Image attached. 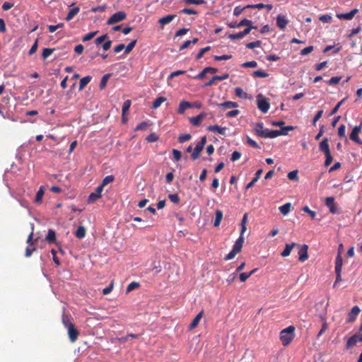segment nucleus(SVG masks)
Here are the masks:
<instances>
[{
    "label": "nucleus",
    "mask_w": 362,
    "mask_h": 362,
    "mask_svg": "<svg viewBox=\"0 0 362 362\" xmlns=\"http://www.w3.org/2000/svg\"><path fill=\"white\" fill-rule=\"evenodd\" d=\"M319 150L321 152H323L325 156V165L326 167L329 166L333 161V158L331 155V152L329 150V139L328 138H324L319 144Z\"/></svg>",
    "instance_id": "obj_1"
},
{
    "label": "nucleus",
    "mask_w": 362,
    "mask_h": 362,
    "mask_svg": "<svg viewBox=\"0 0 362 362\" xmlns=\"http://www.w3.org/2000/svg\"><path fill=\"white\" fill-rule=\"evenodd\" d=\"M295 327L292 325L282 329L280 332V340L284 346L288 345L293 339Z\"/></svg>",
    "instance_id": "obj_2"
},
{
    "label": "nucleus",
    "mask_w": 362,
    "mask_h": 362,
    "mask_svg": "<svg viewBox=\"0 0 362 362\" xmlns=\"http://www.w3.org/2000/svg\"><path fill=\"white\" fill-rule=\"evenodd\" d=\"M243 243L244 237L240 235V237L235 242L233 246V249L228 255L225 256L224 259L228 261L233 259L235 257V255L241 251Z\"/></svg>",
    "instance_id": "obj_3"
},
{
    "label": "nucleus",
    "mask_w": 362,
    "mask_h": 362,
    "mask_svg": "<svg viewBox=\"0 0 362 362\" xmlns=\"http://www.w3.org/2000/svg\"><path fill=\"white\" fill-rule=\"evenodd\" d=\"M257 98V108L262 112L267 113L270 107L269 99L264 98L262 94H259Z\"/></svg>",
    "instance_id": "obj_4"
},
{
    "label": "nucleus",
    "mask_w": 362,
    "mask_h": 362,
    "mask_svg": "<svg viewBox=\"0 0 362 362\" xmlns=\"http://www.w3.org/2000/svg\"><path fill=\"white\" fill-rule=\"evenodd\" d=\"M127 17V14L124 11H117L107 21V25H112L119 21L124 20Z\"/></svg>",
    "instance_id": "obj_5"
},
{
    "label": "nucleus",
    "mask_w": 362,
    "mask_h": 362,
    "mask_svg": "<svg viewBox=\"0 0 362 362\" xmlns=\"http://www.w3.org/2000/svg\"><path fill=\"white\" fill-rule=\"evenodd\" d=\"M362 331V322L360 326L359 332ZM362 341V334L359 335L358 333L354 334L351 337H349L346 341V349H349L350 347L356 345L357 342Z\"/></svg>",
    "instance_id": "obj_6"
},
{
    "label": "nucleus",
    "mask_w": 362,
    "mask_h": 362,
    "mask_svg": "<svg viewBox=\"0 0 362 362\" xmlns=\"http://www.w3.org/2000/svg\"><path fill=\"white\" fill-rule=\"evenodd\" d=\"M361 126H355L349 135V139L358 144H362V141L358 137V135L361 133Z\"/></svg>",
    "instance_id": "obj_7"
},
{
    "label": "nucleus",
    "mask_w": 362,
    "mask_h": 362,
    "mask_svg": "<svg viewBox=\"0 0 362 362\" xmlns=\"http://www.w3.org/2000/svg\"><path fill=\"white\" fill-rule=\"evenodd\" d=\"M298 260L301 262H305L308 259V246L307 245H298Z\"/></svg>",
    "instance_id": "obj_8"
},
{
    "label": "nucleus",
    "mask_w": 362,
    "mask_h": 362,
    "mask_svg": "<svg viewBox=\"0 0 362 362\" xmlns=\"http://www.w3.org/2000/svg\"><path fill=\"white\" fill-rule=\"evenodd\" d=\"M326 206L329 208L332 214H339V209L334 202V199L332 197H327L325 201Z\"/></svg>",
    "instance_id": "obj_9"
},
{
    "label": "nucleus",
    "mask_w": 362,
    "mask_h": 362,
    "mask_svg": "<svg viewBox=\"0 0 362 362\" xmlns=\"http://www.w3.org/2000/svg\"><path fill=\"white\" fill-rule=\"evenodd\" d=\"M102 187L98 186L94 192H92L89 194L88 198V203L92 204L97 201L99 198L101 197V193L103 192Z\"/></svg>",
    "instance_id": "obj_10"
},
{
    "label": "nucleus",
    "mask_w": 362,
    "mask_h": 362,
    "mask_svg": "<svg viewBox=\"0 0 362 362\" xmlns=\"http://www.w3.org/2000/svg\"><path fill=\"white\" fill-rule=\"evenodd\" d=\"M67 332L70 341L71 343L75 342L77 340L79 335V332L78 331V329L75 327L74 325L71 326V327L67 328Z\"/></svg>",
    "instance_id": "obj_11"
},
{
    "label": "nucleus",
    "mask_w": 362,
    "mask_h": 362,
    "mask_svg": "<svg viewBox=\"0 0 362 362\" xmlns=\"http://www.w3.org/2000/svg\"><path fill=\"white\" fill-rule=\"evenodd\" d=\"M288 23V20L284 15L279 14L276 17V25L281 30H284L287 24Z\"/></svg>",
    "instance_id": "obj_12"
},
{
    "label": "nucleus",
    "mask_w": 362,
    "mask_h": 362,
    "mask_svg": "<svg viewBox=\"0 0 362 362\" xmlns=\"http://www.w3.org/2000/svg\"><path fill=\"white\" fill-rule=\"evenodd\" d=\"M360 311L361 310L358 306H354L348 314V318L346 321L348 322H354L356 320V317L359 314Z\"/></svg>",
    "instance_id": "obj_13"
},
{
    "label": "nucleus",
    "mask_w": 362,
    "mask_h": 362,
    "mask_svg": "<svg viewBox=\"0 0 362 362\" xmlns=\"http://www.w3.org/2000/svg\"><path fill=\"white\" fill-rule=\"evenodd\" d=\"M357 12H358V9L354 8L349 13H337V17L339 19L351 20L354 17V16L356 14Z\"/></svg>",
    "instance_id": "obj_14"
},
{
    "label": "nucleus",
    "mask_w": 362,
    "mask_h": 362,
    "mask_svg": "<svg viewBox=\"0 0 362 362\" xmlns=\"http://www.w3.org/2000/svg\"><path fill=\"white\" fill-rule=\"evenodd\" d=\"M206 114L204 112L200 113L196 117H192L189 118L190 122L196 127H198L200 125L201 122L206 117Z\"/></svg>",
    "instance_id": "obj_15"
},
{
    "label": "nucleus",
    "mask_w": 362,
    "mask_h": 362,
    "mask_svg": "<svg viewBox=\"0 0 362 362\" xmlns=\"http://www.w3.org/2000/svg\"><path fill=\"white\" fill-rule=\"evenodd\" d=\"M192 107V104L186 100H182L177 109V113L180 115H182L185 113L187 109L191 108Z\"/></svg>",
    "instance_id": "obj_16"
},
{
    "label": "nucleus",
    "mask_w": 362,
    "mask_h": 362,
    "mask_svg": "<svg viewBox=\"0 0 362 362\" xmlns=\"http://www.w3.org/2000/svg\"><path fill=\"white\" fill-rule=\"evenodd\" d=\"M203 314L204 310H202L196 315V317L193 319L192 322L190 323L189 326V329H193L197 327L198 324L199 323L203 316Z\"/></svg>",
    "instance_id": "obj_17"
},
{
    "label": "nucleus",
    "mask_w": 362,
    "mask_h": 362,
    "mask_svg": "<svg viewBox=\"0 0 362 362\" xmlns=\"http://www.w3.org/2000/svg\"><path fill=\"white\" fill-rule=\"evenodd\" d=\"M62 324L66 329L68 327H71V326L74 325L71 321V316L69 314L64 313L62 315Z\"/></svg>",
    "instance_id": "obj_18"
},
{
    "label": "nucleus",
    "mask_w": 362,
    "mask_h": 362,
    "mask_svg": "<svg viewBox=\"0 0 362 362\" xmlns=\"http://www.w3.org/2000/svg\"><path fill=\"white\" fill-rule=\"evenodd\" d=\"M264 124L262 122H258L255 124L254 130L257 136L266 138L267 135L264 134Z\"/></svg>",
    "instance_id": "obj_19"
},
{
    "label": "nucleus",
    "mask_w": 362,
    "mask_h": 362,
    "mask_svg": "<svg viewBox=\"0 0 362 362\" xmlns=\"http://www.w3.org/2000/svg\"><path fill=\"white\" fill-rule=\"evenodd\" d=\"M207 129L212 132H217L220 134L224 135L226 134V127H221L218 125H210Z\"/></svg>",
    "instance_id": "obj_20"
},
{
    "label": "nucleus",
    "mask_w": 362,
    "mask_h": 362,
    "mask_svg": "<svg viewBox=\"0 0 362 362\" xmlns=\"http://www.w3.org/2000/svg\"><path fill=\"white\" fill-rule=\"evenodd\" d=\"M286 134H287V133L286 132L283 131V129L270 130V132H268V134H267L266 138L273 139V138H276L281 135H286Z\"/></svg>",
    "instance_id": "obj_21"
},
{
    "label": "nucleus",
    "mask_w": 362,
    "mask_h": 362,
    "mask_svg": "<svg viewBox=\"0 0 362 362\" xmlns=\"http://www.w3.org/2000/svg\"><path fill=\"white\" fill-rule=\"evenodd\" d=\"M263 172L262 169H259L255 173V177L246 185V189H250L254 186V185L257 182V180L260 178V176Z\"/></svg>",
    "instance_id": "obj_22"
},
{
    "label": "nucleus",
    "mask_w": 362,
    "mask_h": 362,
    "mask_svg": "<svg viewBox=\"0 0 362 362\" xmlns=\"http://www.w3.org/2000/svg\"><path fill=\"white\" fill-rule=\"evenodd\" d=\"M175 17H176L175 14H170V15L165 16L160 18L158 20V23L160 25H164L170 23L173 20H174L175 18Z\"/></svg>",
    "instance_id": "obj_23"
},
{
    "label": "nucleus",
    "mask_w": 362,
    "mask_h": 362,
    "mask_svg": "<svg viewBox=\"0 0 362 362\" xmlns=\"http://www.w3.org/2000/svg\"><path fill=\"white\" fill-rule=\"evenodd\" d=\"M45 240L48 243L52 244L56 242V233L53 229H49Z\"/></svg>",
    "instance_id": "obj_24"
},
{
    "label": "nucleus",
    "mask_w": 362,
    "mask_h": 362,
    "mask_svg": "<svg viewBox=\"0 0 362 362\" xmlns=\"http://www.w3.org/2000/svg\"><path fill=\"white\" fill-rule=\"evenodd\" d=\"M203 148H204V147H202L198 144H196V146L194 147V148L191 154L192 159L194 160H197V158H199L200 156V153L202 152Z\"/></svg>",
    "instance_id": "obj_25"
},
{
    "label": "nucleus",
    "mask_w": 362,
    "mask_h": 362,
    "mask_svg": "<svg viewBox=\"0 0 362 362\" xmlns=\"http://www.w3.org/2000/svg\"><path fill=\"white\" fill-rule=\"evenodd\" d=\"M296 245V243H292L291 244H286L284 250L281 253L282 257H288L290 254L293 248Z\"/></svg>",
    "instance_id": "obj_26"
},
{
    "label": "nucleus",
    "mask_w": 362,
    "mask_h": 362,
    "mask_svg": "<svg viewBox=\"0 0 362 362\" xmlns=\"http://www.w3.org/2000/svg\"><path fill=\"white\" fill-rule=\"evenodd\" d=\"M342 265H343V260L341 255V252L339 251L337 252V255L335 259V270H341L342 269Z\"/></svg>",
    "instance_id": "obj_27"
},
{
    "label": "nucleus",
    "mask_w": 362,
    "mask_h": 362,
    "mask_svg": "<svg viewBox=\"0 0 362 362\" xmlns=\"http://www.w3.org/2000/svg\"><path fill=\"white\" fill-rule=\"evenodd\" d=\"M79 11H80V8L78 6L71 8L69 11L66 17L65 18V20L66 21H71Z\"/></svg>",
    "instance_id": "obj_28"
},
{
    "label": "nucleus",
    "mask_w": 362,
    "mask_h": 362,
    "mask_svg": "<svg viewBox=\"0 0 362 362\" xmlns=\"http://www.w3.org/2000/svg\"><path fill=\"white\" fill-rule=\"evenodd\" d=\"M223 218V212L221 210H216L215 213V219L214 221V226L215 227L219 226L221 221Z\"/></svg>",
    "instance_id": "obj_29"
},
{
    "label": "nucleus",
    "mask_w": 362,
    "mask_h": 362,
    "mask_svg": "<svg viewBox=\"0 0 362 362\" xmlns=\"http://www.w3.org/2000/svg\"><path fill=\"white\" fill-rule=\"evenodd\" d=\"M279 211L283 214V215H287L291 209V204L288 202V203H286L284 204V205L279 206Z\"/></svg>",
    "instance_id": "obj_30"
},
{
    "label": "nucleus",
    "mask_w": 362,
    "mask_h": 362,
    "mask_svg": "<svg viewBox=\"0 0 362 362\" xmlns=\"http://www.w3.org/2000/svg\"><path fill=\"white\" fill-rule=\"evenodd\" d=\"M235 95L242 99L249 98L248 94L245 93L241 88L237 87L235 88Z\"/></svg>",
    "instance_id": "obj_31"
},
{
    "label": "nucleus",
    "mask_w": 362,
    "mask_h": 362,
    "mask_svg": "<svg viewBox=\"0 0 362 362\" xmlns=\"http://www.w3.org/2000/svg\"><path fill=\"white\" fill-rule=\"evenodd\" d=\"M220 107L226 108V109H231L237 107L238 105L235 102L233 101H226L218 105Z\"/></svg>",
    "instance_id": "obj_32"
},
{
    "label": "nucleus",
    "mask_w": 362,
    "mask_h": 362,
    "mask_svg": "<svg viewBox=\"0 0 362 362\" xmlns=\"http://www.w3.org/2000/svg\"><path fill=\"white\" fill-rule=\"evenodd\" d=\"M91 76H85L83 78H82L81 80H80V82H79V86H78V90H82L85 86L89 83V82L91 80Z\"/></svg>",
    "instance_id": "obj_33"
},
{
    "label": "nucleus",
    "mask_w": 362,
    "mask_h": 362,
    "mask_svg": "<svg viewBox=\"0 0 362 362\" xmlns=\"http://www.w3.org/2000/svg\"><path fill=\"white\" fill-rule=\"evenodd\" d=\"M320 318L322 321V325L320 332L317 335L318 338L328 329V324L325 320V317L323 315H320Z\"/></svg>",
    "instance_id": "obj_34"
},
{
    "label": "nucleus",
    "mask_w": 362,
    "mask_h": 362,
    "mask_svg": "<svg viewBox=\"0 0 362 362\" xmlns=\"http://www.w3.org/2000/svg\"><path fill=\"white\" fill-rule=\"evenodd\" d=\"M86 228L83 226H80L78 227L77 230L75 232V235L76 238L81 239L86 236Z\"/></svg>",
    "instance_id": "obj_35"
},
{
    "label": "nucleus",
    "mask_w": 362,
    "mask_h": 362,
    "mask_svg": "<svg viewBox=\"0 0 362 362\" xmlns=\"http://www.w3.org/2000/svg\"><path fill=\"white\" fill-rule=\"evenodd\" d=\"M110 74H105L103 76V78L100 82V84H99L100 89L103 90L106 87L107 81L110 78Z\"/></svg>",
    "instance_id": "obj_36"
},
{
    "label": "nucleus",
    "mask_w": 362,
    "mask_h": 362,
    "mask_svg": "<svg viewBox=\"0 0 362 362\" xmlns=\"http://www.w3.org/2000/svg\"><path fill=\"white\" fill-rule=\"evenodd\" d=\"M247 221V214H245L243 217L242 221H241L240 235H242V236H243V234L246 231V229H247V228H246Z\"/></svg>",
    "instance_id": "obj_37"
},
{
    "label": "nucleus",
    "mask_w": 362,
    "mask_h": 362,
    "mask_svg": "<svg viewBox=\"0 0 362 362\" xmlns=\"http://www.w3.org/2000/svg\"><path fill=\"white\" fill-rule=\"evenodd\" d=\"M131 104H132V102L130 100H127L124 102L123 105H122V115H125L129 112Z\"/></svg>",
    "instance_id": "obj_38"
},
{
    "label": "nucleus",
    "mask_w": 362,
    "mask_h": 362,
    "mask_svg": "<svg viewBox=\"0 0 362 362\" xmlns=\"http://www.w3.org/2000/svg\"><path fill=\"white\" fill-rule=\"evenodd\" d=\"M114 176L113 175H107L103 180V182L101 183V185H100L99 186L100 187H102V189H103L105 185H107V184L112 182L114 181Z\"/></svg>",
    "instance_id": "obj_39"
},
{
    "label": "nucleus",
    "mask_w": 362,
    "mask_h": 362,
    "mask_svg": "<svg viewBox=\"0 0 362 362\" xmlns=\"http://www.w3.org/2000/svg\"><path fill=\"white\" fill-rule=\"evenodd\" d=\"M166 100V98L165 97H163V96H160V97H158V98H156L155 100V101L153 103V108L154 109H156L158 108V107L160 106V105Z\"/></svg>",
    "instance_id": "obj_40"
},
{
    "label": "nucleus",
    "mask_w": 362,
    "mask_h": 362,
    "mask_svg": "<svg viewBox=\"0 0 362 362\" xmlns=\"http://www.w3.org/2000/svg\"><path fill=\"white\" fill-rule=\"evenodd\" d=\"M149 126L150 124L148 122L143 121L136 126L135 131L146 130Z\"/></svg>",
    "instance_id": "obj_41"
},
{
    "label": "nucleus",
    "mask_w": 362,
    "mask_h": 362,
    "mask_svg": "<svg viewBox=\"0 0 362 362\" xmlns=\"http://www.w3.org/2000/svg\"><path fill=\"white\" fill-rule=\"evenodd\" d=\"M54 50V48H45L42 54L43 59H46L47 57H49Z\"/></svg>",
    "instance_id": "obj_42"
},
{
    "label": "nucleus",
    "mask_w": 362,
    "mask_h": 362,
    "mask_svg": "<svg viewBox=\"0 0 362 362\" xmlns=\"http://www.w3.org/2000/svg\"><path fill=\"white\" fill-rule=\"evenodd\" d=\"M252 76L259 78H266L269 74L262 70H256L252 72Z\"/></svg>",
    "instance_id": "obj_43"
},
{
    "label": "nucleus",
    "mask_w": 362,
    "mask_h": 362,
    "mask_svg": "<svg viewBox=\"0 0 362 362\" xmlns=\"http://www.w3.org/2000/svg\"><path fill=\"white\" fill-rule=\"evenodd\" d=\"M251 25H252V21L251 20L244 18L237 24V28H240L242 26L248 27Z\"/></svg>",
    "instance_id": "obj_44"
},
{
    "label": "nucleus",
    "mask_w": 362,
    "mask_h": 362,
    "mask_svg": "<svg viewBox=\"0 0 362 362\" xmlns=\"http://www.w3.org/2000/svg\"><path fill=\"white\" fill-rule=\"evenodd\" d=\"M136 44V40H134L132 41L131 42H129L126 47L124 46V48H125L124 54H127L129 52H131L132 50L133 49V48L135 47Z\"/></svg>",
    "instance_id": "obj_45"
},
{
    "label": "nucleus",
    "mask_w": 362,
    "mask_h": 362,
    "mask_svg": "<svg viewBox=\"0 0 362 362\" xmlns=\"http://www.w3.org/2000/svg\"><path fill=\"white\" fill-rule=\"evenodd\" d=\"M298 171L297 170H295L289 172L287 175V177L291 180L298 181Z\"/></svg>",
    "instance_id": "obj_46"
},
{
    "label": "nucleus",
    "mask_w": 362,
    "mask_h": 362,
    "mask_svg": "<svg viewBox=\"0 0 362 362\" xmlns=\"http://www.w3.org/2000/svg\"><path fill=\"white\" fill-rule=\"evenodd\" d=\"M302 210H303V211L308 214L310 216L312 219L316 218V215H317L316 212L310 210L308 206H305L304 207H303Z\"/></svg>",
    "instance_id": "obj_47"
},
{
    "label": "nucleus",
    "mask_w": 362,
    "mask_h": 362,
    "mask_svg": "<svg viewBox=\"0 0 362 362\" xmlns=\"http://www.w3.org/2000/svg\"><path fill=\"white\" fill-rule=\"evenodd\" d=\"M262 45V42L260 40H257L254 42H249L246 44V47L249 49H253L255 47H259Z\"/></svg>",
    "instance_id": "obj_48"
},
{
    "label": "nucleus",
    "mask_w": 362,
    "mask_h": 362,
    "mask_svg": "<svg viewBox=\"0 0 362 362\" xmlns=\"http://www.w3.org/2000/svg\"><path fill=\"white\" fill-rule=\"evenodd\" d=\"M346 98H344L342 99L341 100H340L336 105L335 107L332 110L329 115H333L334 114H336L337 112V111L339 110V107H341V105L344 103V101L346 100Z\"/></svg>",
    "instance_id": "obj_49"
},
{
    "label": "nucleus",
    "mask_w": 362,
    "mask_h": 362,
    "mask_svg": "<svg viewBox=\"0 0 362 362\" xmlns=\"http://www.w3.org/2000/svg\"><path fill=\"white\" fill-rule=\"evenodd\" d=\"M191 138L192 136L189 134H181L178 137V141L180 143H184L185 141H189Z\"/></svg>",
    "instance_id": "obj_50"
},
{
    "label": "nucleus",
    "mask_w": 362,
    "mask_h": 362,
    "mask_svg": "<svg viewBox=\"0 0 362 362\" xmlns=\"http://www.w3.org/2000/svg\"><path fill=\"white\" fill-rule=\"evenodd\" d=\"M140 286L139 283L138 282H131L127 287V292H130Z\"/></svg>",
    "instance_id": "obj_51"
},
{
    "label": "nucleus",
    "mask_w": 362,
    "mask_h": 362,
    "mask_svg": "<svg viewBox=\"0 0 362 362\" xmlns=\"http://www.w3.org/2000/svg\"><path fill=\"white\" fill-rule=\"evenodd\" d=\"M232 58L231 54H223V55H215L214 56V59L216 61H222V60H228Z\"/></svg>",
    "instance_id": "obj_52"
},
{
    "label": "nucleus",
    "mask_w": 362,
    "mask_h": 362,
    "mask_svg": "<svg viewBox=\"0 0 362 362\" xmlns=\"http://www.w3.org/2000/svg\"><path fill=\"white\" fill-rule=\"evenodd\" d=\"M43 195H44V190L42 187H40L36 194L35 202H38V203L41 202Z\"/></svg>",
    "instance_id": "obj_53"
},
{
    "label": "nucleus",
    "mask_w": 362,
    "mask_h": 362,
    "mask_svg": "<svg viewBox=\"0 0 362 362\" xmlns=\"http://www.w3.org/2000/svg\"><path fill=\"white\" fill-rule=\"evenodd\" d=\"M210 49H211V47L209 46H207L206 47L202 48L199 50V52H198V54H197L196 59L198 60V59H201L203 57V55L204 54V53H206Z\"/></svg>",
    "instance_id": "obj_54"
},
{
    "label": "nucleus",
    "mask_w": 362,
    "mask_h": 362,
    "mask_svg": "<svg viewBox=\"0 0 362 362\" xmlns=\"http://www.w3.org/2000/svg\"><path fill=\"white\" fill-rule=\"evenodd\" d=\"M346 127L344 124H341L338 128V135L341 138H346Z\"/></svg>",
    "instance_id": "obj_55"
},
{
    "label": "nucleus",
    "mask_w": 362,
    "mask_h": 362,
    "mask_svg": "<svg viewBox=\"0 0 362 362\" xmlns=\"http://www.w3.org/2000/svg\"><path fill=\"white\" fill-rule=\"evenodd\" d=\"M168 198L172 202L175 204H178L180 201V199L177 194H170L168 195Z\"/></svg>",
    "instance_id": "obj_56"
},
{
    "label": "nucleus",
    "mask_w": 362,
    "mask_h": 362,
    "mask_svg": "<svg viewBox=\"0 0 362 362\" xmlns=\"http://www.w3.org/2000/svg\"><path fill=\"white\" fill-rule=\"evenodd\" d=\"M319 19H320V21H322L324 23H328L331 22L332 16L330 15H328V14H325V15L321 16L319 18Z\"/></svg>",
    "instance_id": "obj_57"
},
{
    "label": "nucleus",
    "mask_w": 362,
    "mask_h": 362,
    "mask_svg": "<svg viewBox=\"0 0 362 362\" xmlns=\"http://www.w3.org/2000/svg\"><path fill=\"white\" fill-rule=\"evenodd\" d=\"M106 8H107L106 5L98 6L92 7L90 11L94 13L103 12L105 11Z\"/></svg>",
    "instance_id": "obj_58"
},
{
    "label": "nucleus",
    "mask_w": 362,
    "mask_h": 362,
    "mask_svg": "<svg viewBox=\"0 0 362 362\" xmlns=\"http://www.w3.org/2000/svg\"><path fill=\"white\" fill-rule=\"evenodd\" d=\"M322 114H323V110H318L316 113V115H315L313 119V122H312V124L313 125L315 126L316 125V122L317 120H319L321 117L322 116Z\"/></svg>",
    "instance_id": "obj_59"
},
{
    "label": "nucleus",
    "mask_w": 362,
    "mask_h": 362,
    "mask_svg": "<svg viewBox=\"0 0 362 362\" xmlns=\"http://www.w3.org/2000/svg\"><path fill=\"white\" fill-rule=\"evenodd\" d=\"M313 49H314L313 46H308V47H306L303 48V49H301L300 53L301 55H307V54H310L311 52H313Z\"/></svg>",
    "instance_id": "obj_60"
},
{
    "label": "nucleus",
    "mask_w": 362,
    "mask_h": 362,
    "mask_svg": "<svg viewBox=\"0 0 362 362\" xmlns=\"http://www.w3.org/2000/svg\"><path fill=\"white\" fill-rule=\"evenodd\" d=\"M341 77L340 76H334V77H332L329 81H327V83L329 85H334V84H337L339 83L340 80H341Z\"/></svg>",
    "instance_id": "obj_61"
},
{
    "label": "nucleus",
    "mask_w": 362,
    "mask_h": 362,
    "mask_svg": "<svg viewBox=\"0 0 362 362\" xmlns=\"http://www.w3.org/2000/svg\"><path fill=\"white\" fill-rule=\"evenodd\" d=\"M257 66V63L255 61L246 62L242 64V66L245 67V68H247V67L255 68Z\"/></svg>",
    "instance_id": "obj_62"
},
{
    "label": "nucleus",
    "mask_w": 362,
    "mask_h": 362,
    "mask_svg": "<svg viewBox=\"0 0 362 362\" xmlns=\"http://www.w3.org/2000/svg\"><path fill=\"white\" fill-rule=\"evenodd\" d=\"M180 13L187 14V15H196L197 13V12L195 10H193L192 8H183L182 10H181Z\"/></svg>",
    "instance_id": "obj_63"
},
{
    "label": "nucleus",
    "mask_w": 362,
    "mask_h": 362,
    "mask_svg": "<svg viewBox=\"0 0 362 362\" xmlns=\"http://www.w3.org/2000/svg\"><path fill=\"white\" fill-rule=\"evenodd\" d=\"M240 157H241V153L239 151H235L233 152L230 159L232 161L234 162V161L239 160L240 158Z\"/></svg>",
    "instance_id": "obj_64"
}]
</instances>
